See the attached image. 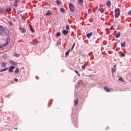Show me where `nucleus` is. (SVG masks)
<instances>
[{
    "instance_id": "nucleus-1",
    "label": "nucleus",
    "mask_w": 131,
    "mask_h": 131,
    "mask_svg": "<svg viewBox=\"0 0 131 131\" xmlns=\"http://www.w3.org/2000/svg\"><path fill=\"white\" fill-rule=\"evenodd\" d=\"M120 15V9L119 8H116L115 10V18H118Z\"/></svg>"
},
{
    "instance_id": "nucleus-2",
    "label": "nucleus",
    "mask_w": 131,
    "mask_h": 131,
    "mask_svg": "<svg viewBox=\"0 0 131 131\" xmlns=\"http://www.w3.org/2000/svg\"><path fill=\"white\" fill-rule=\"evenodd\" d=\"M69 8L71 12H74V6H73V4H72V3H70L69 4Z\"/></svg>"
},
{
    "instance_id": "nucleus-3",
    "label": "nucleus",
    "mask_w": 131,
    "mask_h": 131,
    "mask_svg": "<svg viewBox=\"0 0 131 131\" xmlns=\"http://www.w3.org/2000/svg\"><path fill=\"white\" fill-rule=\"evenodd\" d=\"M10 41H11V39L9 38H8L6 39V43L4 44L3 47H7V46H8V45H9V43H10Z\"/></svg>"
},
{
    "instance_id": "nucleus-4",
    "label": "nucleus",
    "mask_w": 131,
    "mask_h": 131,
    "mask_svg": "<svg viewBox=\"0 0 131 131\" xmlns=\"http://www.w3.org/2000/svg\"><path fill=\"white\" fill-rule=\"evenodd\" d=\"M104 90L105 92H107L108 93L110 92H113V89H110L107 86L104 87Z\"/></svg>"
},
{
    "instance_id": "nucleus-5",
    "label": "nucleus",
    "mask_w": 131,
    "mask_h": 131,
    "mask_svg": "<svg viewBox=\"0 0 131 131\" xmlns=\"http://www.w3.org/2000/svg\"><path fill=\"white\" fill-rule=\"evenodd\" d=\"M5 30H6L5 29H0V35H2V34H6Z\"/></svg>"
},
{
    "instance_id": "nucleus-6",
    "label": "nucleus",
    "mask_w": 131,
    "mask_h": 131,
    "mask_svg": "<svg viewBox=\"0 0 131 131\" xmlns=\"http://www.w3.org/2000/svg\"><path fill=\"white\" fill-rule=\"evenodd\" d=\"M15 69V67H14V66H11L10 67V69L9 70V72L10 73L13 72V70Z\"/></svg>"
},
{
    "instance_id": "nucleus-7",
    "label": "nucleus",
    "mask_w": 131,
    "mask_h": 131,
    "mask_svg": "<svg viewBox=\"0 0 131 131\" xmlns=\"http://www.w3.org/2000/svg\"><path fill=\"white\" fill-rule=\"evenodd\" d=\"M86 36L88 38H91V37H92V36H93V32L89 33L87 34Z\"/></svg>"
},
{
    "instance_id": "nucleus-8",
    "label": "nucleus",
    "mask_w": 131,
    "mask_h": 131,
    "mask_svg": "<svg viewBox=\"0 0 131 131\" xmlns=\"http://www.w3.org/2000/svg\"><path fill=\"white\" fill-rule=\"evenodd\" d=\"M69 32L66 30H63V34H64V35H67V34H68Z\"/></svg>"
},
{
    "instance_id": "nucleus-9",
    "label": "nucleus",
    "mask_w": 131,
    "mask_h": 131,
    "mask_svg": "<svg viewBox=\"0 0 131 131\" xmlns=\"http://www.w3.org/2000/svg\"><path fill=\"white\" fill-rule=\"evenodd\" d=\"M9 63L11 64V65H17V63L14 61L10 60Z\"/></svg>"
},
{
    "instance_id": "nucleus-10",
    "label": "nucleus",
    "mask_w": 131,
    "mask_h": 131,
    "mask_svg": "<svg viewBox=\"0 0 131 131\" xmlns=\"http://www.w3.org/2000/svg\"><path fill=\"white\" fill-rule=\"evenodd\" d=\"M45 15L46 16H50V15H52V13L51 12V11L48 10Z\"/></svg>"
},
{
    "instance_id": "nucleus-11",
    "label": "nucleus",
    "mask_w": 131,
    "mask_h": 131,
    "mask_svg": "<svg viewBox=\"0 0 131 131\" xmlns=\"http://www.w3.org/2000/svg\"><path fill=\"white\" fill-rule=\"evenodd\" d=\"M19 29H20V31L23 33H25V32H26V30L25 29H24V28H20Z\"/></svg>"
},
{
    "instance_id": "nucleus-12",
    "label": "nucleus",
    "mask_w": 131,
    "mask_h": 131,
    "mask_svg": "<svg viewBox=\"0 0 131 131\" xmlns=\"http://www.w3.org/2000/svg\"><path fill=\"white\" fill-rule=\"evenodd\" d=\"M77 104H78V99H76L74 101V104L75 106H77Z\"/></svg>"
},
{
    "instance_id": "nucleus-13",
    "label": "nucleus",
    "mask_w": 131,
    "mask_h": 131,
    "mask_svg": "<svg viewBox=\"0 0 131 131\" xmlns=\"http://www.w3.org/2000/svg\"><path fill=\"white\" fill-rule=\"evenodd\" d=\"M106 5H107V7H110V6H111V1H107L106 2Z\"/></svg>"
},
{
    "instance_id": "nucleus-14",
    "label": "nucleus",
    "mask_w": 131,
    "mask_h": 131,
    "mask_svg": "<svg viewBox=\"0 0 131 131\" xmlns=\"http://www.w3.org/2000/svg\"><path fill=\"white\" fill-rule=\"evenodd\" d=\"M116 38H118L120 37V32H118L116 35H115Z\"/></svg>"
},
{
    "instance_id": "nucleus-15",
    "label": "nucleus",
    "mask_w": 131,
    "mask_h": 131,
    "mask_svg": "<svg viewBox=\"0 0 131 131\" xmlns=\"http://www.w3.org/2000/svg\"><path fill=\"white\" fill-rule=\"evenodd\" d=\"M9 69V68H5L2 70H1V72H3L4 71H7V70H8Z\"/></svg>"
},
{
    "instance_id": "nucleus-16",
    "label": "nucleus",
    "mask_w": 131,
    "mask_h": 131,
    "mask_svg": "<svg viewBox=\"0 0 131 131\" xmlns=\"http://www.w3.org/2000/svg\"><path fill=\"white\" fill-rule=\"evenodd\" d=\"M11 10L12 9L9 7L6 9V10H5V12H10V11H11Z\"/></svg>"
},
{
    "instance_id": "nucleus-17",
    "label": "nucleus",
    "mask_w": 131,
    "mask_h": 131,
    "mask_svg": "<svg viewBox=\"0 0 131 131\" xmlns=\"http://www.w3.org/2000/svg\"><path fill=\"white\" fill-rule=\"evenodd\" d=\"M99 11L102 13H104V8H99Z\"/></svg>"
},
{
    "instance_id": "nucleus-18",
    "label": "nucleus",
    "mask_w": 131,
    "mask_h": 131,
    "mask_svg": "<svg viewBox=\"0 0 131 131\" xmlns=\"http://www.w3.org/2000/svg\"><path fill=\"white\" fill-rule=\"evenodd\" d=\"M15 74H17V73H19V69L16 68V70L14 72Z\"/></svg>"
},
{
    "instance_id": "nucleus-19",
    "label": "nucleus",
    "mask_w": 131,
    "mask_h": 131,
    "mask_svg": "<svg viewBox=\"0 0 131 131\" xmlns=\"http://www.w3.org/2000/svg\"><path fill=\"white\" fill-rule=\"evenodd\" d=\"M30 30H31V31H32V32H34V30L33 29V28H32V26L30 25Z\"/></svg>"
},
{
    "instance_id": "nucleus-20",
    "label": "nucleus",
    "mask_w": 131,
    "mask_h": 131,
    "mask_svg": "<svg viewBox=\"0 0 131 131\" xmlns=\"http://www.w3.org/2000/svg\"><path fill=\"white\" fill-rule=\"evenodd\" d=\"M121 47H122V48H124L125 47V42H123V43H122L121 44Z\"/></svg>"
},
{
    "instance_id": "nucleus-21",
    "label": "nucleus",
    "mask_w": 131,
    "mask_h": 131,
    "mask_svg": "<svg viewBox=\"0 0 131 131\" xmlns=\"http://www.w3.org/2000/svg\"><path fill=\"white\" fill-rule=\"evenodd\" d=\"M60 11L61 13H64L65 12V9H64L63 8H61L60 9Z\"/></svg>"
},
{
    "instance_id": "nucleus-22",
    "label": "nucleus",
    "mask_w": 131,
    "mask_h": 131,
    "mask_svg": "<svg viewBox=\"0 0 131 131\" xmlns=\"http://www.w3.org/2000/svg\"><path fill=\"white\" fill-rule=\"evenodd\" d=\"M56 3L57 5H58V6H59V5H60V4H61V2L59 0L56 1Z\"/></svg>"
},
{
    "instance_id": "nucleus-23",
    "label": "nucleus",
    "mask_w": 131,
    "mask_h": 131,
    "mask_svg": "<svg viewBox=\"0 0 131 131\" xmlns=\"http://www.w3.org/2000/svg\"><path fill=\"white\" fill-rule=\"evenodd\" d=\"M66 29L67 30H69V29H70V28L69 27V26L68 25H67Z\"/></svg>"
},
{
    "instance_id": "nucleus-24",
    "label": "nucleus",
    "mask_w": 131,
    "mask_h": 131,
    "mask_svg": "<svg viewBox=\"0 0 131 131\" xmlns=\"http://www.w3.org/2000/svg\"><path fill=\"white\" fill-rule=\"evenodd\" d=\"M14 56L15 57H20V54L18 53H14Z\"/></svg>"
},
{
    "instance_id": "nucleus-25",
    "label": "nucleus",
    "mask_w": 131,
    "mask_h": 131,
    "mask_svg": "<svg viewBox=\"0 0 131 131\" xmlns=\"http://www.w3.org/2000/svg\"><path fill=\"white\" fill-rule=\"evenodd\" d=\"M75 73H76V74H77L78 75V76H80V74H79V72H78V71H75Z\"/></svg>"
},
{
    "instance_id": "nucleus-26",
    "label": "nucleus",
    "mask_w": 131,
    "mask_h": 131,
    "mask_svg": "<svg viewBox=\"0 0 131 131\" xmlns=\"http://www.w3.org/2000/svg\"><path fill=\"white\" fill-rule=\"evenodd\" d=\"M119 80L120 81H122V82H123V81H124L123 80V78H122V77H120V78H119Z\"/></svg>"
},
{
    "instance_id": "nucleus-27",
    "label": "nucleus",
    "mask_w": 131,
    "mask_h": 131,
    "mask_svg": "<svg viewBox=\"0 0 131 131\" xmlns=\"http://www.w3.org/2000/svg\"><path fill=\"white\" fill-rule=\"evenodd\" d=\"M58 36H61V33L58 32V33H57L56 37H58Z\"/></svg>"
},
{
    "instance_id": "nucleus-28",
    "label": "nucleus",
    "mask_w": 131,
    "mask_h": 131,
    "mask_svg": "<svg viewBox=\"0 0 131 131\" xmlns=\"http://www.w3.org/2000/svg\"><path fill=\"white\" fill-rule=\"evenodd\" d=\"M69 53H70V50L66 53V56H68L69 55Z\"/></svg>"
},
{
    "instance_id": "nucleus-29",
    "label": "nucleus",
    "mask_w": 131,
    "mask_h": 131,
    "mask_svg": "<svg viewBox=\"0 0 131 131\" xmlns=\"http://www.w3.org/2000/svg\"><path fill=\"white\" fill-rule=\"evenodd\" d=\"M7 57H8V55L7 54L3 55V58L4 59H7Z\"/></svg>"
},
{
    "instance_id": "nucleus-30",
    "label": "nucleus",
    "mask_w": 131,
    "mask_h": 131,
    "mask_svg": "<svg viewBox=\"0 0 131 131\" xmlns=\"http://www.w3.org/2000/svg\"><path fill=\"white\" fill-rule=\"evenodd\" d=\"M6 66H7V64H6V63H5V62H3L2 63V67H6Z\"/></svg>"
},
{
    "instance_id": "nucleus-31",
    "label": "nucleus",
    "mask_w": 131,
    "mask_h": 131,
    "mask_svg": "<svg viewBox=\"0 0 131 131\" xmlns=\"http://www.w3.org/2000/svg\"><path fill=\"white\" fill-rule=\"evenodd\" d=\"M79 4H82L83 3V0H78Z\"/></svg>"
},
{
    "instance_id": "nucleus-32",
    "label": "nucleus",
    "mask_w": 131,
    "mask_h": 131,
    "mask_svg": "<svg viewBox=\"0 0 131 131\" xmlns=\"http://www.w3.org/2000/svg\"><path fill=\"white\" fill-rule=\"evenodd\" d=\"M31 45H33V46H36V44L35 43V41H33L31 42Z\"/></svg>"
},
{
    "instance_id": "nucleus-33",
    "label": "nucleus",
    "mask_w": 131,
    "mask_h": 131,
    "mask_svg": "<svg viewBox=\"0 0 131 131\" xmlns=\"http://www.w3.org/2000/svg\"><path fill=\"white\" fill-rule=\"evenodd\" d=\"M8 23L10 26H13V23L12 21H9Z\"/></svg>"
},
{
    "instance_id": "nucleus-34",
    "label": "nucleus",
    "mask_w": 131,
    "mask_h": 131,
    "mask_svg": "<svg viewBox=\"0 0 131 131\" xmlns=\"http://www.w3.org/2000/svg\"><path fill=\"white\" fill-rule=\"evenodd\" d=\"M112 72H113V73H115V72H116V69H113V70H112Z\"/></svg>"
},
{
    "instance_id": "nucleus-35",
    "label": "nucleus",
    "mask_w": 131,
    "mask_h": 131,
    "mask_svg": "<svg viewBox=\"0 0 131 131\" xmlns=\"http://www.w3.org/2000/svg\"><path fill=\"white\" fill-rule=\"evenodd\" d=\"M114 26H112L111 28H110V30H114Z\"/></svg>"
},
{
    "instance_id": "nucleus-36",
    "label": "nucleus",
    "mask_w": 131,
    "mask_h": 131,
    "mask_svg": "<svg viewBox=\"0 0 131 131\" xmlns=\"http://www.w3.org/2000/svg\"><path fill=\"white\" fill-rule=\"evenodd\" d=\"M81 68H82V69H85V65H82V66H81Z\"/></svg>"
},
{
    "instance_id": "nucleus-37",
    "label": "nucleus",
    "mask_w": 131,
    "mask_h": 131,
    "mask_svg": "<svg viewBox=\"0 0 131 131\" xmlns=\"http://www.w3.org/2000/svg\"><path fill=\"white\" fill-rule=\"evenodd\" d=\"M21 19H22V20H23L24 21H25V20H26V18L24 16H23L21 17Z\"/></svg>"
},
{
    "instance_id": "nucleus-38",
    "label": "nucleus",
    "mask_w": 131,
    "mask_h": 131,
    "mask_svg": "<svg viewBox=\"0 0 131 131\" xmlns=\"http://www.w3.org/2000/svg\"><path fill=\"white\" fill-rule=\"evenodd\" d=\"M0 13H4V10L2 8H0Z\"/></svg>"
},
{
    "instance_id": "nucleus-39",
    "label": "nucleus",
    "mask_w": 131,
    "mask_h": 131,
    "mask_svg": "<svg viewBox=\"0 0 131 131\" xmlns=\"http://www.w3.org/2000/svg\"><path fill=\"white\" fill-rule=\"evenodd\" d=\"M14 3H15V4H17V3H19V1L18 0H15Z\"/></svg>"
},
{
    "instance_id": "nucleus-40",
    "label": "nucleus",
    "mask_w": 131,
    "mask_h": 131,
    "mask_svg": "<svg viewBox=\"0 0 131 131\" xmlns=\"http://www.w3.org/2000/svg\"><path fill=\"white\" fill-rule=\"evenodd\" d=\"M0 29H5V28L3 27V26L0 25Z\"/></svg>"
},
{
    "instance_id": "nucleus-41",
    "label": "nucleus",
    "mask_w": 131,
    "mask_h": 131,
    "mask_svg": "<svg viewBox=\"0 0 131 131\" xmlns=\"http://www.w3.org/2000/svg\"><path fill=\"white\" fill-rule=\"evenodd\" d=\"M14 81H15V82H18V79L16 78H14Z\"/></svg>"
},
{
    "instance_id": "nucleus-42",
    "label": "nucleus",
    "mask_w": 131,
    "mask_h": 131,
    "mask_svg": "<svg viewBox=\"0 0 131 131\" xmlns=\"http://www.w3.org/2000/svg\"><path fill=\"white\" fill-rule=\"evenodd\" d=\"M75 46V43H74L73 44V46H72V50H73V49L74 48Z\"/></svg>"
},
{
    "instance_id": "nucleus-43",
    "label": "nucleus",
    "mask_w": 131,
    "mask_h": 131,
    "mask_svg": "<svg viewBox=\"0 0 131 131\" xmlns=\"http://www.w3.org/2000/svg\"><path fill=\"white\" fill-rule=\"evenodd\" d=\"M91 9H88V13L89 14H90V13H91Z\"/></svg>"
},
{
    "instance_id": "nucleus-44",
    "label": "nucleus",
    "mask_w": 131,
    "mask_h": 131,
    "mask_svg": "<svg viewBox=\"0 0 131 131\" xmlns=\"http://www.w3.org/2000/svg\"><path fill=\"white\" fill-rule=\"evenodd\" d=\"M128 15H131V10H130V11L128 12Z\"/></svg>"
},
{
    "instance_id": "nucleus-45",
    "label": "nucleus",
    "mask_w": 131,
    "mask_h": 131,
    "mask_svg": "<svg viewBox=\"0 0 131 131\" xmlns=\"http://www.w3.org/2000/svg\"><path fill=\"white\" fill-rule=\"evenodd\" d=\"M121 57H124V54L122 53L121 55Z\"/></svg>"
},
{
    "instance_id": "nucleus-46",
    "label": "nucleus",
    "mask_w": 131,
    "mask_h": 131,
    "mask_svg": "<svg viewBox=\"0 0 131 131\" xmlns=\"http://www.w3.org/2000/svg\"><path fill=\"white\" fill-rule=\"evenodd\" d=\"M14 6H15V7H17L18 6V4L17 3H15L14 4Z\"/></svg>"
},
{
    "instance_id": "nucleus-47",
    "label": "nucleus",
    "mask_w": 131,
    "mask_h": 131,
    "mask_svg": "<svg viewBox=\"0 0 131 131\" xmlns=\"http://www.w3.org/2000/svg\"><path fill=\"white\" fill-rule=\"evenodd\" d=\"M114 68H115V67H116V66L115 65V66H114Z\"/></svg>"
},
{
    "instance_id": "nucleus-48",
    "label": "nucleus",
    "mask_w": 131,
    "mask_h": 131,
    "mask_svg": "<svg viewBox=\"0 0 131 131\" xmlns=\"http://www.w3.org/2000/svg\"><path fill=\"white\" fill-rule=\"evenodd\" d=\"M17 128H14L15 129H16Z\"/></svg>"
}]
</instances>
